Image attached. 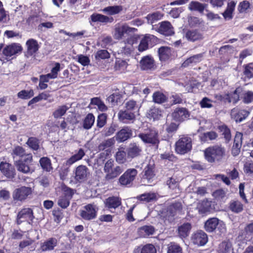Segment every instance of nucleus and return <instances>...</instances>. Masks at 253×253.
I'll return each instance as SVG.
<instances>
[{"instance_id": "nucleus-35", "label": "nucleus", "mask_w": 253, "mask_h": 253, "mask_svg": "<svg viewBox=\"0 0 253 253\" xmlns=\"http://www.w3.org/2000/svg\"><path fill=\"white\" fill-rule=\"evenodd\" d=\"M95 117L92 114L89 113L83 121V126L85 129H90L94 123Z\"/></svg>"}, {"instance_id": "nucleus-64", "label": "nucleus", "mask_w": 253, "mask_h": 253, "mask_svg": "<svg viewBox=\"0 0 253 253\" xmlns=\"http://www.w3.org/2000/svg\"><path fill=\"white\" fill-rule=\"evenodd\" d=\"M78 61L83 66H87L90 63V60L87 56L80 54L77 56Z\"/></svg>"}, {"instance_id": "nucleus-18", "label": "nucleus", "mask_w": 253, "mask_h": 253, "mask_svg": "<svg viewBox=\"0 0 253 253\" xmlns=\"http://www.w3.org/2000/svg\"><path fill=\"white\" fill-rule=\"evenodd\" d=\"M139 64L140 68L142 70H152L154 68V60L151 56L146 55L142 58Z\"/></svg>"}, {"instance_id": "nucleus-63", "label": "nucleus", "mask_w": 253, "mask_h": 253, "mask_svg": "<svg viewBox=\"0 0 253 253\" xmlns=\"http://www.w3.org/2000/svg\"><path fill=\"white\" fill-rule=\"evenodd\" d=\"M107 116L105 114H101L98 116L97 120V126L100 128L102 127L106 123Z\"/></svg>"}, {"instance_id": "nucleus-51", "label": "nucleus", "mask_w": 253, "mask_h": 253, "mask_svg": "<svg viewBox=\"0 0 253 253\" xmlns=\"http://www.w3.org/2000/svg\"><path fill=\"white\" fill-rule=\"evenodd\" d=\"M167 97L163 93L157 91L153 93V100L155 103L161 104L165 102Z\"/></svg>"}, {"instance_id": "nucleus-52", "label": "nucleus", "mask_w": 253, "mask_h": 253, "mask_svg": "<svg viewBox=\"0 0 253 253\" xmlns=\"http://www.w3.org/2000/svg\"><path fill=\"white\" fill-rule=\"evenodd\" d=\"M156 198V194L153 193H145L138 197L139 200L146 202H150L155 200Z\"/></svg>"}, {"instance_id": "nucleus-49", "label": "nucleus", "mask_w": 253, "mask_h": 253, "mask_svg": "<svg viewBox=\"0 0 253 253\" xmlns=\"http://www.w3.org/2000/svg\"><path fill=\"white\" fill-rule=\"evenodd\" d=\"M163 16V14L160 12H156L152 14H148L146 18L148 23L152 24L155 21L161 19Z\"/></svg>"}, {"instance_id": "nucleus-61", "label": "nucleus", "mask_w": 253, "mask_h": 253, "mask_svg": "<svg viewBox=\"0 0 253 253\" xmlns=\"http://www.w3.org/2000/svg\"><path fill=\"white\" fill-rule=\"evenodd\" d=\"M12 154L21 158L23 157H25V155H27L25 154V150L19 146H17L14 148Z\"/></svg>"}, {"instance_id": "nucleus-44", "label": "nucleus", "mask_w": 253, "mask_h": 253, "mask_svg": "<svg viewBox=\"0 0 253 253\" xmlns=\"http://www.w3.org/2000/svg\"><path fill=\"white\" fill-rule=\"evenodd\" d=\"M232 248V245L230 242L225 241L222 242L219 246L218 253H230Z\"/></svg>"}, {"instance_id": "nucleus-19", "label": "nucleus", "mask_w": 253, "mask_h": 253, "mask_svg": "<svg viewBox=\"0 0 253 253\" xmlns=\"http://www.w3.org/2000/svg\"><path fill=\"white\" fill-rule=\"evenodd\" d=\"M114 21V19L112 17H108L99 13H93L90 17L89 22H99L101 23L106 24L112 23Z\"/></svg>"}, {"instance_id": "nucleus-28", "label": "nucleus", "mask_w": 253, "mask_h": 253, "mask_svg": "<svg viewBox=\"0 0 253 253\" xmlns=\"http://www.w3.org/2000/svg\"><path fill=\"white\" fill-rule=\"evenodd\" d=\"M159 58L161 61H165L168 60L171 55L170 47L162 46L159 49Z\"/></svg>"}, {"instance_id": "nucleus-39", "label": "nucleus", "mask_w": 253, "mask_h": 253, "mask_svg": "<svg viewBox=\"0 0 253 253\" xmlns=\"http://www.w3.org/2000/svg\"><path fill=\"white\" fill-rule=\"evenodd\" d=\"M148 116L153 120H159L162 117V111L158 108L152 107L149 110Z\"/></svg>"}, {"instance_id": "nucleus-60", "label": "nucleus", "mask_w": 253, "mask_h": 253, "mask_svg": "<svg viewBox=\"0 0 253 253\" xmlns=\"http://www.w3.org/2000/svg\"><path fill=\"white\" fill-rule=\"evenodd\" d=\"M127 66V63L126 60L118 59L115 63V68L117 70H125Z\"/></svg>"}, {"instance_id": "nucleus-38", "label": "nucleus", "mask_w": 253, "mask_h": 253, "mask_svg": "<svg viewBox=\"0 0 253 253\" xmlns=\"http://www.w3.org/2000/svg\"><path fill=\"white\" fill-rule=\"evenodd\" d=\"M122 10V7L121 6H109L101 10V11L109 15H114L119 13Z\"/></svg>"}, {"instance_id": "nucleus-29", "label": "nucleus", "mask_w": 253, "mask_h": 253, "mask_svg": "<svg viewBox=\"0 0 253 253\" xmlns=\"http://www.w3.org/2000/svg\"><path fill=\"white\" fill-rule=\"evenodd\" d=\"M155 38L153 35H146L140 41L138 49L139 51H143L148 48V45L151 40Z\"/></svg>"}, {"instance_id": "nucleus-1", "label": "nucleus", "mask_w": 253, "mask_h": 253, "mask_svg": "<svg viewBox=\"0 0 253 253\" xmlns=\"http://www.w3.org/2000/svg\"><path fill=\"white\" fill-rule=\"evenodd\" d=\"M2 44L0 45V60L5 62L22 51V47L19 43H13L5 46L2 49Z\"/></svg>"}, {"instance_id": "nucleus-3", "label": "nucleus", "mask_w": 253, "mask_h": 253, "mask_svg": "<svg viewBox=\"0 0 253 253\" xmlns=\"http://www.w3.org/2000/svg\"><path fill=\"white\" fill-rule=\"evenodd\" d=\"M136 31V29L130 27L126 24L118 23L114 26L112 35L115 40L120 41L123 39L126 35Z\"/></svg>"}, {"instance_id": "nucleus-10", "label": "nucleus", "mask_w": 253, "mask_h": 253, "mask_svg": "<svg viewBox=\"0 0 253 253\" xmlns=\"http://www.w3.org/2000/svg\"><path fill=\"white\" fill-rule=\"evenodd\" d=\"M98 210L96 205L94 204H89L85 206L80 211V215L85 220H91L96 217Z\"/></svg>"}, {"instance_id": "nucleus-57", "label": "nucleus", "mask_w": 253, "mask_h": 253, "mask_svg": "<svg viewBox=\"0 0 253 253\" xmlns=\"http://www.w3.org/2000/svg\"><path fill=\"white\" fill-rule=\"evenodd\" d=\"M219 129L224 135V137L227 141L230 140L231 135L230 129L225 125H222L219 126Z\"/></svg>"}, {"instance_id": "nucleus-27", "label": "nucleus", "mask_w": 253, "mask_h": 253, "mask_svg": "<svg viewBox=\"0 0 253 253\" xmlns=\"http://www.w3.org/2000/svg\"><path fill=\"white\" fill-rule=\"evenodd\" d=\"M105 204L108 209H116L121 204V199L119 197H112L106 199Z\"/></svg>"}, {"instance_id": "nucleus-55", "label": "nucleus", "mask_w": 253, "mask_h": 253, "mask_svg": "<svg viewBox=\"0 0 253 253\" xmlns=\"http://www.w3.org/2000/svg\"><path fill=\"white\" fill-rule=\"evenodd\" d=\"M245 238L249 240L253 238V222L247 224L245 227Z\"/></svg>"}, {"instance_id": "nucleus-31", "label": "nucleus", "mask_w": 253, "mask_h": 253, "mask_svg": "<svg viewBox=\"0 0 253 253\" xmlns=\"http://www.w3.org/2000/svg\"><path fill=\"white\" fill-rule=\"evenodd\" d=\"M198 211L201 214H206L210 212L211 210V202L204 200L198 206Z\"/></svg>"}, {"instance_id": "nucleus-50", "label": "nucleus", "mask_w": 253, "mask_h": 253, "mask_svg": "<svg viewBox=\"0 0 253 253\" xmlns=\"http://www.w3.org/2000/svg\"><path fill=\"white\" fill-rule=\"evenodd\" d=\"M68 109L69 107L66 105L60 106L54 111L53 116L56 119L61 118L65 114Z\"/></svg>"}, {"instance_id": "nucleus-46", "label": "nucleus", "mask_w": 253, "mask_h": 253, "mask_svg": "<svg viewBox=\"0 0 253 253\" xmlns=\"http://www.w3.org/2000/svg\"><path fill=\"white\" fill-rule=\"evenodd\" d=\"M229 209L233 212L238 213L241 212L243 210V204L238 201L231 202Z\"/></svg>"}, {"instance_id": "nucleus-14", "label": "nucleus", "mask_w": 253, "mask_h": 253, "mask_svg": "<svg viewBox=\"0 0 253 253\" xmlns=\"http://www.w3.org/2000/svg\"><path fill=\"white\" fill-rule=\"evenodd\" d=\"M189 114L186 109L184 108H176L172 113V117L177 122H182L188 119Z\"/></svg>"}, {"instance_id": "nucleus-22", "label": "nucleus", "mask_w": 253, "mask_h": 253, "mask_svg": "<svg viewBox=\"0 0 253 253\" xmlns=\"http://www.w3.org/2000/svg\"><path fill=\"white\" fill-rule=\"evenodd\" d=\"M27 50V54L29 55H33L36 53L40 48V45L38 42L34 39L28 40L26 43Z\"/></svg>"}, {"instance_id": "nucleus-58", "label": "nucleus", "mask_w": 253, "mask_h": 253, "mask_svg": "<svg viewBox=\"0 0 253 253\" xmlns=\"http://www.w3.org/2000/svg\"><path fill=\"white\" fill-rule=\"evenodd\" d=\"M27 144L33 150H38L39 148V140L35 137H30L28 139Z\"/></svg>"}, {"instance_id": "nucleus-12", "label": "nucleus", "mask_w": 253, "mask_h": 253, "mask_svg": "<svg viewBox=\"0 0 253 253\" xmlns=\"http://www.w3.org/2000/svg\"><path fill=\"white\" fill-rule=\"evenodd\" d=\"M32 193V189L30 187L22 186L15 189L12 193L13 199L17 201H23Z\"/></svg>"}, {"instance_id": "nucleus-43", "label": "nucleus", "mask_w": 253, "mask_h": 253, "mask_svg": "<svg viewBox=\"0 0 253 253\" xmlns=\"http://www.w3.org/2000/svg\"><path fill=\"white\" fill-rule=\"evenodd\" d=\"M167 184L170 189L174 190L175 193H179L180 192L178 182L175 178L172 177L169 178L167 181Z\"/></svg>"}, {"instance_id": "nucleus-15", "label": "nucleus", "mask_w": 253, "mask_h": 253, "mask_svg": "<svg viewBox=\"0 0 253 253\" xmlns=\"http://www.w3.org/2000/svg\"><path fill=\"white\" fill-rule=\"evenodd\" d=\"M88 174L87 168L85 166L80 165L75 169L74 177L78 181H83L86 179Z\"/></svg>"}, {"instance_id": "nucleus-16", "label": "nucleus", "mask_w": 253, "mask_h": 253, "mask_svg": "<svg viewBox=\"0 0 253 253\" xmlns=\"http://www.w3.org/2000/svg\"><path fill=\"white\" fill-rule=\"evenodd\" d=\"M192 240L195 245L203 246L208 242V236L204 231H199L193 234Z\"/></svg>"}, {"instance_id": "nucleus-36", "label": "nucleus", "mask_w": 253, "mask_h": 253, "mask_svg": "<svg viewBox=\"0 0 253 253\" xmlns=\"http://www.w3.org/2000/svg\"><path fill=\"white\" fill-rule=\"evenodd\" d=\"M141 151L140 147L135 143L130 144L127 150V154L129 156L134 158L137 156Z\"/></svg>"}, {"instance_id": "nucleus-17", "label": "nucleus", "mask_w": 253, "mask_h": 253, "mask_svg": "<svg viewBox=\"0 0 253 253\" xmlns=\"http://www.w3.org/2000/svg\"><path fill=\"white\" fill-rule=\"evenodd\" d=\"M158 32L165 36H171L174 34L173 28L169 21H165L159 23Z\"/></svg>"}, {"instance_id": "nucleus-2", "label": "nucleus", "mask_w": 253, "mask_h": 253, "mask_svg": "<svg viewBox=\"0 0 253 253\" xmlns=\"http://www.w3.org/2000/svg\"><path fill=\"white\" fill-rule=\"evenodd\" d=\"M224 148L217 145L208 147L204 151L205 158L209 163L220 161L224 155Z\"/></svg>"}, {"instance_id": "nucleus-23", "label": "nucleus", "mask_w": 253, "mask_h": 253, "mask_svg": "<svg viewBox=\"0 0 253 253\" xmlns=\"http://www.w3.org/2000/svg\"><path fill=\"white\" fill-rule=\"evenodd\" d=\"M132 134V130L128 127H125L117 133L116 140L120 142L125 141L130 138Z\"/></svg>"}, {"instance_id": "nucleus-20", "label": "nucleus", "mask_w": 253, "mask_h": 253, "mask_svg": "<svg viewBox=\"0 0 253 253\" xmlns=\"http://www.w3.org/2000/svg\"><path fill=\"white\" fill-rule=\"evenodd\" d=\"M249 112L245 110H238L234 108L231 110V116L236 122H241L249 115Z\"/></svg>"}, {"instance_id": "nucleus-48", "label": "nucleus", "mask_w": 253, "mask_h": 253, "mask_svg": "<svg viewBox=\"0 0 253 253\" xmlns=\"http://www.w3.org/2000/svg\"><path fill=\"white\" fill-rule=\"evenodd\" d=\"M34 95V90L32 89L28 90H22L17 93V97L22 99H29Z\"/></svg>"}, {"instance_id": "nucleus-6", "label": "nucleus", "mask_w": 253, "mask_h": 253, "mask_svg": "<svg viewBox=\"0 0 253 253\" xmlns=\"http://www.w3.org/2000/svg\"><path fill=\"white\" fill-rule=\"evenodd\" d=\"M123 170L124 169L121 166L114 167V161L111 159L106 162L104 167V171L106 173L105 178L107 180H110L117 177Z\"/></svg>"}, {"instance_id": "nucleus-33", "label": "nucleus", "mask_w": 253, "mask_h": 253, "mask_svg": "<svg viewBox=\"0 0 253 253\" xmlns=\"http://www.w3.org/2000/svg\"><path fill=\"white\" fill-rule=\"evenodd\" d=\"M85 153L82 149H80L78 152L71 157L66 161V165L70 166L75 162L81 160L84 156Z\"/></svg>"}, {"instance_id": "nucleus-42", "label": "nucleus", "mask_w": 253, "mask_h": 253, "mask_svg": "<svg viewBox=\"0 0 253 253\" xmlns=\"http://www.w3.org/2000/svg\"><path fill=\"white\" fill-rule=\"evenodd\" d=\"M205 8V5L198 1H192L190 3L188 8L191 11H198L203 12Z\"/></svg>"}, {"instance_id": "nucleus-9", "label": "nucleus", "mask_w": 253, "mask_h": 253, "mask_svg": "<svg viewBox=\"0 0 253 253\" xmlns=\"http://www.w3.org/2000/svg\"><path fill=\"white\" fill-rule=\"evenodd\" d=\"M137 171L135 169H127L119 178V182L123 186H129L135 179Z\"/></svg>"}, {"instance_id": "nucleus-56", "label": "nucleus", "mask_w": 253, "mask_h": 253, "mask_svg": "<svg viewBox=\"0 0 253 253\" xmlns=\"http://www.w3.org/2000/svg\"><path fill=\"white\" fill-rule=\"evenodd\" d=\"M140 91V88L138 86H133L131 84H127L125 87L124 92L125 94L129 95L131 93L137 94Z\"/></svg>"}, {"instance_id": "nucleus-54", "label": "nucleus", "mask_w": 253, "mask_h": 253, "mask_svg": "<svg viewBox=\"0 0 253 253\" xmlns=\"http://www.w3.org/2000/svg\"><path fill=\"white\" fill-rule=\"evenodd\" d=\"M115 142V139L111 138L108 139L102 142L99 146L98 149L99 150H103L106 148H109L113 146Z\"/></svg>"}, {"instance_id": "nucleus-32", "label": "nucleus", "mask_w": 253, "mask_h": 253, "mask_svg": "<svg viewBox=\"0 0 253 253\" xmlns=\"http://www.w3.org/2000/svg\"><path fill=\"white\" fill-rule=\"evenodd\" d=\"M57 241L55 238H50L45 241L41 245V248L42 251L52 250L57 245Z\"/></svg>"}, {"instance_id": "nucleus-13", "label": "nucleus", "mask_w": 253, "mask_h": 253, "mask_svg": "<svg viewBox=\"0 0 253 253\" xmlns=\"http://www.w3.org/2000/svg\"><path fill=\"white\" fill-rule=\"evenodd\" d=\"M73 195L72 190L70 188L67 189L59 197L57 202L58 205L63 209L67 208L70 204V201L72 199Z\"/></svg>"}, {"instance_id": "nucleus-37", "label": "nucleus", "mask_w": 253, "mask_h": 253, "mask_svg": "<svg viewBox=\"0 0 253 253\" xmlns=\"http://www.w3.org/2000/svg\"><path fill=\"white\" fill-rule=\"evenodd\" d=\"M185 37L188 40L194 42L201 39L202 36L197 31L189 30L186 33Z\"/></svg>"}, {"instance_id": "nucleus-11", "label": "nucleus", "mask_w": 253, "mask_h": 253, "mask_svg": "<svg viewBox=\"0 0 253 253\" xmlns=\"http://www.w3.org/2000/svg\"><path fill=\"white\" fill-rule=\"evenodd\" d=\"M34 218L33 210L29 208L21 210L17 215L16 221L18 224L23 222H27L30 224Z\"/></svg>"}, {"instance_id": "nucleus-40", "label": "nucleus", "mask_w": 253, "mask_h": 253, "mask_svg": "<svg viewBox=\"0 0 253 253\" xmlns=\"http://www.w3.org/2000/svg\"><path fill=\"white\" fill-rule=\"evenodd\" d=\"M118 117L120 121L125 122L126 120L130 121L134 119L135 115L127 111H120L118 113Z\"/></svg>"}, {"instance_id": "nucleus-34", "label": "nucleus", "mask_w": 253, "mask_h": 253, "mask_svg": "<svg viewBox=\"0 0 253 253\" xmlns=\"http://www.w3.org/2000/svg\"><path fill=\"white\" fill-rule=\"evenodd\" d=\"M139 235L142 237H147L150 235H153L155 232V229L152 226H143L138 229Z\"/></svg>"}, {"instance_id": "nucleus-26", "label": "nucleus", "mask_w": 253, "mask_h": 253, "mask_svg": "<svg viewBox=\"0 0 253 253\" xmlns=\"http://www.w3.org/2000/svg\"><path fill=\"white\" fill-rule=\"evenodd\" d=\"M236 2L230 1L228 2L225 11L222 13L223 16L225 19L230 20L233 17V13L235 10Z\"/></svg>"}, {"instance_id": "nucleus-47", "label": "nucleus", "mask_w": 253, "mask_h": 253, "mask_svg": "<svg viewBox=\"0 0 253 253\" xmlns=\"http://www.w3.org/2000/svg\"><path fill=\"white\" fill-rule=\"evenodd\" d=\"M217 137V134L213 131L204 133L200 136V139L202 141L206 142L209 140H213Z\"/></svg>"}, {"instance_id": "nucleus-45", "label": "nucleus", "mask_w": 253, "mask_h": 253, "mask_svg": "<svg viewBox=\"0 0 253 253\" xmlns=\"http://www.w3.org/2000/svg\"><path fill=\"white\" fill-rule=\"evenodd\" d=\"M202 54H199L190 57L186 60L183 63V66L186 67L190 64H196L202 60Z\"/></svg>"}, {"instance_id": "nucleus-41", "label": "nucleus", "mask_w": 253, "mask_h": 253, "mask_svg": "<svg viewBox=\"0 0 253 253\" xmlns=\"http://www.w3.org/2000/svg\"><path fill=\"white\" fill-rule=\"evenodd\" d=\"M40 164L42 169L48 172L52 170L50 160L47 157H42L40 160Z\"/></svg>"}, {"instance_id": "nucleus-59", "label": "nucleus", "mask_w": 253, "mask_h": 253, "mask_svg": "<svg viewBox=\"0 0 253 253\" xmlns=\"http://www.w3.org/2000/svg\"><path fill=\"white\" fill-rule=\"evenodd\" d=\"M156 249L154 245L148 244L143 246L140 250V253H156Z\"/></svg>"}, {"instance_id": "nucleus-8", "label": "nucleus", "mask_w": 253, "mask_h": 253, "mask_svg": "<svg viewBox=\"0 0 253 253\" xmlns=\"http://www.w3.org/2000/svg\"><path fill=\"white\" fill-rule=\"evenodd\" d=\"M138 137L145 143L157 144L159 142L158 132L154 129H149L138 134Z\"/></svg>"}, {"instance_id": "nucleus-24", "label": "nucleus", "mask_w": 253, "mask_h": 253, "mask_svg": "<svg viewBox=\"0 0 253 253\" xmlns=\"http://www.w3.org/2000/svg\"><path fill=\"white\" fill-rule=\"evenodd\" d=\"M143 172L144 173L143 176V179H146L148 182H150L155 175L154 164H149L144 168Z\"/></svg>"}, {"instance_id": "nucleus-21", "label": "nucleus", "mask_w": 253, "mask_h": 253, "mask_svg": "<svg viewBox=\"0 0 253 253\" xmlns=\"http://www.w3.org/2000/svg\"><path fill=\"white\" fill-rule=\"evenodd\" d=\"M0 170L8 178H13L15 175L14 169L7 163L1 162L0 164Z\"/></svg>"}, {"instance_id": "nucleus-30", "label": "nucleus", "mask_w": 253, "mask_h": 253, "mask_svg": "<svg viewBox=\"0 0 253 253\" xmlns=\"http://www.w3.org/2000/svg\"><path fill=\"white\" fill-rule=\"evenodd\" d=\"M191 229V225L189 223H184L178 228V234L181 238L187 237Z\"/></svg>"}, {"instance_id": "nucleus-53", "label": "nucleus", "mask_w": 253, "mask_h": 253, "mask_svg": "<svg viewBox=\"0 0 253 253\" xmlns=\"http://www.w3.org/2000/svg\"><path fill=\"white\" fill-rule=\"evenodd\" d=\"M168 253H182V249L177 244L170 243L168 247Z\"/></svg>"}, {"instance_id": "nucleus-4", "label": "nucleus", "mask_w": 253, "mask_h": 253, "mask_svg": "<svg viewBox=\"0 0 253 253\" xmlns=\"http://www.w3.org/2000/svg\"><path fill=\"white\" fill-rule=\"evenodd\" d=\"M33 163V157L29 154L25 155L23 159L19 160L14 163L18 171L24 174L32 173L34 171L32 165Z\"/></svg>"}, {"instance_id": "nucleus-5", "label": "nucleus", "mask_w": 253, "mask_h": 253, "mask_svg": "<svg viewBox=\"0 0 253 253\" xmlns=\"http://www.w3.org/2000/svg\"><path fill=\"white\" fill-rule=\"evenodd\" d=\"M204 227L208 232L215 231L221 234L225 233L226 229L225 223L216 217L208 219L205 223Z\"/></svg>"}, {"instance_id": "nucleus-25", "label": "nucleus", "mask_w": 253, "mask_h": 253, "mask_svg": "<svg viewBox=\"0 0 253 253\" xmlns=\"http://www.w3.org/2000/svg\"><path fill=\"white\" fill-rule=\"evenodd\" d=\"M241 91V88H237L233 92L225 94L223 98L229 102L236 103L239 100V94Z\"/></svg>"}, {"instance_id": "nucleus-7", "label": "nucleus", "mask_w": 253, "mask_h": 253, "mask_svg": "<svg viewBox=\"0 0 253 253\" xmlns=\"http://www.w3.org/2000/svg\"><path fill=\"white\" fill-rule=\"evenodd\" d=\"M191 139L186 136L180 137L175 144L176 152L181 155L187 153L191 150Z\"/></svg>"}, {"instance_id": "nucleus-62", "label": "nucleus", "mask_w": 253, "mask_h": 253, "mask_svg": "<svg viewBox=\"0 0 253 253\" xmlns=\"http://www.w3.org/2000/svg\"><path fill=\"white\" fill-rule=\"evenodd\" d=\"M212 100L207 97H204L200 101V104L202 108H210L212 107Z\"/></svg>"}]
</instances>
